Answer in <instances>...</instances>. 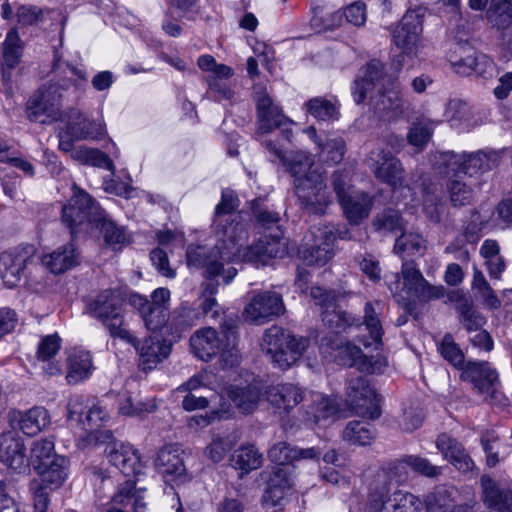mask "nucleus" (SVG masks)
<instances>
[{"mask_svg":"<svg viewBox=\"0 0 512 512\" xmlns=\"http://www.w3.org/2000/svg\"><path fill=\"white\" fill-rule=\"evenodd\" d=\"M373 427L365 422L350 421L343 430V440L352 445H370L375 439Z\"/></svg>","mask_w":512,"mask_h":512,"instance_id":"obj_48","label":"nucleus"},{"mask_svg":"<svg viewBox=\"0 0 512 512\" xmlns=\"http://www.w3.org/2000/svg\"><path fill=\"white\" fill-rule=\"evenodd\" d=\"M461 378L473 384L474 389L490 404H500L503 395L498 390V374L487 362H468Z\"/></svg>","mask_w":512,"mask_h":512,"instance_id":"obj_22","label":"nucleus"},{"mask_svg":"<svg viewBox=\"0 0 512 512\" xmlns=\"http://www.w3.org/2000/svg\"><path fill=\"white\" fill-rule=\"evenodd\" d=\"M144 490H136L132 481L122 484L112 498L113 505L127 507L131 505L135 512L145 507Z\"/></svg>","mask_w":512,"mask_h":512,"instance_id":"obj_52","label":"nucleus"},{"mask_svg":"<svg viewBox=\"0 0 512 512\" xmlns=\"http://www.w3.org/2000/svg\"><path fill=\"white\" fill-rule=\"evenodd\" d=\"M93 371L92 357L88 351L72 349L67 357V375L69 384H78L88 379Z\"/></svg>","mask_w":512,"mask_h":512,"instance_id":"obj_37","label":"nucleus"},{"mask_svg":"<svg viewBox=\"0 0 512 512\" xmlns=\"http://www.w3.org/2000/svg\"><path fill=\"white\" fill-rule=\"evenodd\" d=\"M227 396L243 414L252 413L262 397V387L259 382H253L247 387L229 385L219 393V402H226Z\"/></svg>","mask_w":512,"mask_h":512,"instance_id":"obj_31","label":"nucleus"},{"mask_svg":"<svg viewBox=\"0 0 512 512\" xmlns=\"http://www.w3.org/2000/svg\"><path fill=\"white\" fill-rule=\"evenodd\" d=\"M267 150L287 167L294 178L295 194L301 207L308 213L322 215L332 202L324 171L315 164L314 157L304 151L287 156L282 150V142L263 140Z\"/></svg>","mask_w":512,"mask_h":512,"instance_id":"obj_4","label":"nucleus"},{"mask_svg":"<svg viewBox=\"0 0 512 512\" xmlns=\"http://www.w3.org/2000/svg\"><path fill=\"white\" fill-rule=\"evenodd\" d=\"M321 353L339 365L354 367L368 374L380 373L387 365L381 357H368L361 349L351 342H344L336 335L330 336L326 343L321 344Z\"/></svg>","mask_w":512,"mask_h":512,"instance_id":"obj_13","label":"nucleus"},{"mask_svg":"<svg viewBox=\"0 0 512 512\" xmlns=\"http://www.w3.org/2000/svg\"><path fill=\"white\" fill-rule=\"evenodd\" d=\"M237 202V198L231 191L222 192L221 202L215 209L213 233L216 245L208 248L211 252L224 250L235 239L243 241L249 237L248 222L240 213H233Z\"/></svg>","mask_w":512,"mask_h":512,"instance_id":"obj_9","label":"nucleus"},{"mask_svg":"<svg viewBox=\"0 0 512 512\" xmlns=\"http://www.w3.org/2000/svg\"><path fill=\"white\" fill-rule=\"evenodd\" d=\"M448 61L454 72L462 76L473 73L475 64L474 52L468 44L456 43L447 54Z\"/></svg>","mask_w":512,"mask_h":512,"instance_id":"obj_45","label":"nucleus"},{"mask_svg":"<svg viewBox=\"0 0 512 512\" xmlns=\"http://www.w3.org/2000/svg\"><path fill=\"white\" fill-rule=\"evenodd\" d=\"M438 350L442 357L453 366L459 367L464 364V354L451 335L447 334L444 336Z\"/></svg>","mask_w":512,"mask_h":512,"instance_id":"obj_62","label":"nucleus"},{"mask_svg":"<svg viewBox=\"0 0 512 512\" xmlns=\"http://www.w3.org/2000/svg\"><path fill=\"white\" fill-rule=\"evenodd\" d=\"M468 107L459 99H451L446 103L443 117L453 127H460L466 121Z\"/></svg>","mask_w":512,"mask_h":512,"instance_id":"obj_60","label":"nucleus"},{"mask_svg":"<svg viewBox=\"0 0 512 512\" xmlns=\"http://www.w3.org/2000/svg\"><path fill=\"white\" fill-rule=\"evenodd\" d=\"M67 418L97 443L104 444L113 438L110 430H101L110 421L109 413L87 396L73 395L69 398Z\"/></svg>","mask_w":512,"mask_h":512,"instance_id":"obj_10","label":"nucleus"},{"mask_svg":"<svg viewBox=\"0 0 512 512\" xmlns=\"http://www.w3.org/2000/svg\"><path fill=\"white\" fill-rule=\"evenodd\" d=\"M105 452L109 462L118 468L125 476L137 474L141 469L140 455L132 445L108 440Z\"/></svg>","mask_w":512,"mask_h":512,"instance_id":"obj_30","label":"nucleus"},{"mask_svg":"<svg viewBox=\"0 0 512 512\" xmlns=\"http://www.w3.org/2000/svg\"><path fill=\"white\" fill-rule=\"evenodd\" d=\"M438 122L426 117L418 118L410 127L407 140L410 145L422 150L430 141Z\"/></svg>","mask_w":512,"mask_h":512,"instance_id":"obj_49","label":"nucleus"},{"mask_svg":"<svg viewBox=\"0 0 512 512\" xmlns=\"http://www.w3.org/2000/svg\"><path fill=\"white\" fill-rule=\"evenodd\" d=\"M219 408L212 410L205 415H195L189 418L188 426L190 428H204L214 422L216 419H226L231 415V405L228 402H219Z\"/></svg>","mask_w":512,"mask_h":512,"instance_id":"obj_56","label":"nucleus"},{"mask_svg":"<svg viewBox=\"0 0 512 512\" xmlns=\"http://www.w3.org/2000/svg\"><path fill=\"white\" fill-rule=\"evenodd\" d=\"M500 158V152L496 151L475 153L446 151L441 153V159L450 171L469 177L494 169L499 165Z\"/></svg>","mask_w":512,"mask_h":512,"instance_id":"obj_18","label":"nucleus"},{"mask_svg":"<svg viewBox=\"0 0 512 512\" xmlns=\"http://www.w3.org/2000/svg\"><path fill=\"white\" fill-rule=\"evenodd\" d=\"M346 403L356 415L364 418L377 419L381 414L378 395L362 376L349 380Z\"/></svg>","mask_w":512,"mask_h":512,"instance_id":"obj_21","label":"nucleus"},{"mask_svg":"<svg viewBox=\"0 0 512 512\" xmlns=\"http://www.w3.org/2000/svg\"><path fill=\"white\" fill-rule=\"evenodd\" d=\"M284 311L282 296L276 292L265 291L251 299L244 309L243 317L249 323L262 325L280 316Z\"/></svg>","mask_w":512,"mask_h":512,"instance_id":"obj_24","label":"nucleus"},{"mask_svg":"<svg viewBox=\"0 0 512 512\" xmlns=\"http://www.w3.org/2000/svg\"><path fill=\"white\" fill-rule=\"evenodd\" d=\"M199 69L207 75L205 81L208 85L206 96L215 102H229L230 104L238 101L236 84L231 81L234 70L225 64L217 63L215 58L209 54L201 55L197 60Z\"/></svg>","mask_w":512,"mask_h":512,"instance_id":"obj_14","label":"nucleus"},{"mask_svg":"<svg viewBox=\"0 0 512 512\" xmlns=\"http://www.w3.org/2000/svg\"><path fill=\"white\" fill-rule=\"evenodd\" d=\"M41 262L51 273L61 274L80 263V253L73 243H68L43 256Z\"/></svg>","mask_w":512,"mask_h":512,"instance_id":"obj_35","label":"nucleus"},{"mask_svg":"<svg viewBox=\"0 0 512 512\" xmlns=\"http://www.w3.org/2000/svg\"><path fill=\"white\" fill-rule=\"evenodd\" d=\"M141 317L146 328L152 331V334H158L157 332L168 322L167 307L150 306Z\"/></svg>","mask_w":512,"mask_h":512,"instance_id":"obj_59","label":"nucleus"},{"mask_svg":"<svg viewBox=\"0 0 512 512\" xmlns=\"http://www.w3.org/2000/svg\"><path fill=\"white\" fill-rule=\"evenodd\" d=\"M293 481L286 468L276 467L267 481V488L263 494V506L267 512L281 510L286 497L292 490Z\"/></svg>","mask_w":512,"mask_h":512,"instance_id":"obj_26","label":"nucleus"},{"mask_svg":"<svg viewBox=\"0 0 512 512\" xmlns=\"http://www.w3.org/2000/svg\"><path fill=\"white\" fill-rule=\"evenodd\" d=\"M263 461L262 454L252 444L240 446L233 454V462L237 469L249 473L258 469Z\"/></svg>","mask_w":512,"mask_h":512,"instance_id":"obj_50","label":"nucleus"},{"mask_svg":"<svg viewBox=\"0 0 512 512\" xmlns=\"http://www.w3.org/2000/svg\"><path fill=\"white\" fill-rule=\"evenodd\" d=\"M35 470L40 476V481H34L32 484L55 490L62 486L68 476V460L65 457H54L52 461L39 465Z\"/></svg>","mask_w":512,"mask_h":512,"instance_id":"obj_36","label":"nucleus"},{"mask_svg":"<svg viewBox=\"0 0 512 512\" xmlns=\"http://www.w3.org/2000/svg\"><path fill=\"white\" fill-rule=\"evenodd\" d=\"M383 304L380 301L367 302L364 306L363 324L369 333L370 341L364 342L365 347L378 348L382 343L384 334L381 312Z\"/></svg>","mask_w":512,"mask_h":512,"instance_id":"obj_40","label":"nucleus"},{"mask_svg":"<svg viewBox=\"0 0 512 512\" xmlns=\"http://www.w3.org/2000/svg\"><path fill=\"white\" fill-rule=\"evenodd\" d=\"M403 140L395 135H390L387 140H378L369 149L366 163L374 176L388 184L392 188V198L395 202L404 201L405 207L410 209L416 206L414 193L411 187L403 185L404 168L401 161L393 156L388 149L401 148Z\"/></svg>","mask_w":512,"mask_h":512,"instance_id":"obj_6","label":"nucleus"},{"mask_svg":"<svg viewBox=\"0 0 512 512\" xmlns=\"http://www.w3.org/2000/svg\"><path fill=\"white\" fill-rule=\"evenodd\" d=\"M425 249L424 239L418 233H402L400 237L396 239L394 245V251L396 254L402 256L422 254Z\"/></svg>","mask_w":512,"mask_h":512,"instance_id":"obj_54","label":"nucleus"},{"mask_svg":"<svg viewBox=\"0 0 512 512\" xmlns=\"http://www.w3.org/2000/svg\"><path fill=\"white\" fill-rule=\"evenodd\" d=\"M401 275L402 279L399 273L385 277L391 293L399 300L415 302L439 297L437 289L425 280L414 262H403Z\"/></svg>","mask_w":512,"mask_h":512,"instance_id":"obj_12","label":"nucleus"},{"mask_svg":"<svg viewBox=\"0 0 512 512\" xmlns=\"http://www.w3.org/2000/svg\"><path fill=\"white\" fill-rule=\"evenodd\" d=\"M337 413L338 406L333 399L316 393L313 395V405L307 412V420L319 424L321 421L333 418Z\"/></svg>","mask_w":512,"mask_h":512,"instance_id":"obj_51","label":"nucleus"},{"mask_svg":"<svg viewBox=\"0 0 512 512\" xmlns=\"http://www.w3.org/2000/svg\"><path fill=\"white\" fill-rule=\"evenodd\" d=\"M247 240L235 239L224 250L211 252L208 247L190 245L186 251V261L192 270H204L209 278L222 275L225 282L230 283L237 270L229 266L235 262H249L266 265L272 258H283L288 251V239L283 236L279 227L273 233L264 235L253 245H246Z\"/></svg>","mask_w":512,"mask_h":512,"instance_id":"obj_2","label":"nucleus"},{"mask_svg":"<svg viewBox=\"0 0 512 512\" xmlns=\"http://www.w3.org/2000/svg\"><path fill=\"white\" fill-rule=\"evenodd\" d=\"M450 199L454 206L470 204L473 199V191L467 183L453 180L449 186Z\"/></svg>","mask_w":512,"mask_h":512,"instance_id":"obj_64","label":"nucleus"},{"mask_svg":"<svg viewBox=\"0 0 512 512\" xmlns=\"http://www.w3.org/2000/svg\"><path fill=\"white\" fill-rule=\"evenodd\" d=\"M486 18L492 27L504 34L512 33V0H491Z\"/></svg>","mask_w":512,"mask_h":512,"instance_id":"obj_41","label":"nucleus"},{"mask_svg":"<svg viewBox=\"0 0 512 512\" xmlns=\"http://www.w3.org/2000/svg\"><path fill=\"white\" fill-rule=\"evenodd\" d=\"M265 394L268 402L272 406L286 413L303 400L302 390L291 383L269 386Z\"/></svg>","mask_w":512,"mask_h":512,"instance_id":"obj_33","label":"nucleus"},{"mask_svg":"<svg viewBox=\"0 0 512 512\" xmlns=\"http://www.w3.org/2000/svg\"><path fill=\"white\" fill-rule=\"evenodd\" d=\"M436 447L459 472L466 474L473 470L474 462L464 447L456 439L441 434L436 440Z\"/></svg>","mask_w":512,"mask_h":512,"instance_id":"obj_32","label":"nucleus"},{"mask_svg":"<svg viewBox=\"0 0 512 512\" xmlns=\"http://www.w3.org/2000/svg\"><path fill=\"white\" fill-rule=\"evenodd\" d=\"M24 43L16 28L10 29L2 44V78L8 84L11 81V70L20 62Z\"/></svg>","mask_w":512,"mask_h":512,"instance_id":"obj_34","label":"nucleus"},{"mask_svg":"<svg viewBox=\"0 0 512 512\" xmlns=\"http://www.w3.org/2000/svg\"><path fill=\"white\" fill-rule=\"evenodd\" d=\"M237 320L227 317L221 324L225 346L222 351V363L224 369L234 368L240 364L241 356L236 344Z\"/></svg>","mask_w":512,"mask_h":512,"instance_id":"obj_42","label":"nucleus"},{"mask_svg":"<svg viewBox=\"0 0 512 512\" xmlns=\"http://www.w3.org/2000/svg\"><path fill=\"white\" fill-rule=\"evenodd\" d=\"M307 239L306 247L301 251L307 265H325L334 255L333 244L336 239L333 228L328 225L313 227Z\"/></svg>","mask_w":512,"mask_h":512,"instance_id":"obj_23","label":"nucleus"},{"mask_svg":"<svg viewBox=\"0 0 512 512\" xmlns=\"http://www.w3.org/2000/svg\"><path fill=\"white\" fill-rule=\"evenodd\" d=\"M52 72L53 79L28 100V119L41 124L65 121L66 134L75 141L101 137L105 132L101 122L87 119L77 109H70L65 114L61 111L64 92L70 88L81 90L87 82L85 69L71 65L55 55Z\"/></svg>","mask_w":512,"mask_h":512,"instance_id":"obj_1","label":"nucleus"},{"mask_svg":"<svg viewBox=\"0 0 512 512\" xmlns=\"http://www.w3.org/2000/svg\"><path fill=\"white\" fill-rule=\"evenodd\" d=\"M407 468L427 477H435L441 472L440 467L419 456L410 455L387 463L375 475L374 493L365 512H420L421 502L413 494L401 490H395L390 494V486L393 483L406 480Z\"/></svg>","mask_w":512,"mask_h":512,"instance_id":"obj_3","label":"nucleus"},{"mask_svg":"<svg viewBox=\"0 0 512 512\" xmlns=\"http://www.w3.org/2000/svg\"><path fill=\"white\" fill-rule=\"evenodd\" d=\"M200 318V310L188 304H182L172 312L171 325L175 329L173 339L177 340L181 337V333L196 325Z\"/></svg>","mask_w":512,"mask_h":512,"instance_id":"obj_47","label":"nucleus"},{"mask_svg":"<svg viewBox=\"0 0 512 512\" xmlns=\"http://www.w3.org/2000/svg\"><path fill=\"white\" fill-rule=\"evenodd\" d=\"M373 225L378 231H388L396 233L403 231L405 223L399 212L393 209H387L374 219Z\"/></svg>","mask_w":512,"mask_h":512,"instance_id":"obj_57","label":"nucleus"},{"mask_svg":"<svg viewBox=\"0 0 512 512\" xmlns=\"http://www.w3.org/2000/svg\"><path fill=\"white\" fill-rule=\"evenodd\" d=\"M54 457H61L55 454L54 442L50 439H39L33 443L31 448V463L34 469L38 468L39 465H44Z\"/></svg>","mask_w":512,"mask_h":512,"instance_id":"obj_55","label":"nucleus"},{"mask_svg":"<svg viewBox=\"0 0 512 512\" xmlns=\"http://www.w3.org/2000/svg\"><path fill=\"white\" fill-rule=\"evenodd\" d=\"M446 488L439 489L433 496L434 502L428 503L427 512H468L465 506H456Z\"/></svg>","mask_w":512,"mask_h":512,"instance_id":"obj_58","label":"nucleus"},{"mask_svg":"<svg viewBox=\"0 0 512 512\" xmlns=\"http://www.w3.org/2000/svg\"><path fill=\"white\" fill-rule=\"evenodd\" d=\"M321 157L334 164L339 163L345 154V142L341 137L327 139L325 143H319Z\"/></svg>","mask_w":512,"mask_h":512,"instance_id":"obj_61","label":"nucleus"},{"mask_svg":"<svg viewBox=\"0 0 512 512\" xmlns=\"http://www.w3.org/2000/svg\"><path fill=\"white\" fill-rule=\"evenodd\" d=\"M61 347V339L57 334L43 337L38 345L37 359L42 370L48 375L61 373V365L54 358Z\"/></svg>","mask_w":512,"mask_h":512,"instance_id":"obj_38","label":"nucleus"},{"mask_svg":"<svg viewBox=\"0 0 512 512\" xmlns=\"http://www.w3.org/2000/svg\"><path fill=\"white\" fill-rule=\"evenodd\" d=\"M485 504L498 512H512V490L500 489L488 475L481 477Z\"/></svg>","mask_w":512,"mask_h":512,"instance_id":"obj_39","label":"nucleus"},{"mask_svg":"<svg viewBox=\"0 0 512 512\" xmlns=\"http://www.w3.org/2000/svg\"><path fill=\"white\" fill-rule=\"evenodd\" d=\"M0 460L16 473L29 471L30 460L24 440L12 432L3 434L0 437Z\"/></svg>","mask_w":512,"mask_h":512,"instance_id":"obj_27","label":"nucleus"},{"mask_svg":"<svg viewBox=\"0 0 512 512\" xmlns=\"http://www.w3.org/2000/svg\"><path fill=\"white\" fill-rule=\"evenodd\" d=\"M235 443L229 437H215L205 450L206 456L214 463L221 462Z\"/></svg>","mask_w":512,"mask_h":512,"instance_id":"obj_63","label":"nucleus"},{"mask_svg":"<svg viewBox=\"0 0 512 512\" xmlns=\"http://www.w3.org/2000/svg\"><path fill=\"white\" fill-rule=\"evenodd\" d=\"M310 295L315 303L321 306L322 320L328 327L340 331L354 323L353 317L336 305L334 292L316 286L311 288Z\"/></svg>","mask_w":512,"mask_h":512,"instance_id":"obj_25","label":"nucleus"},{"mask_svg":"<svg viewBox=\"0 0 512 512\" xmlns=\"http://www.w3.org/2000/svg\"><path fill=\"white\" fill-rule=\"evenodd\" d=\"M103 217V209L83 190L74 186L73 196L62 208L63 222L74 236L78 227L85 223H96Z\"/></svg>","mask_w":512,"mask_h":512,"instance_id":"obj_19","label":"nucleus"},{"mask_svg":"<svg viewBox=\"0 0 512 512\" xmlns=\"http://www.w3.org/2000/svg\"><path fill=\"white\" fill-rule=\"evenodd\" d=\"M86 312L99 320L112 337L135 343V337L124 327V301L116 291L104 290L99 293L88 302Z\"/></svg>","mask_w":512,"mask_h":512,"instance_id":"obj_11","label":"nucleus"},{"mask_svg":"<svg viewBox=\"0 0 512 512\" xmlns=\"http://www.w3.org/2000/svg\"><path fill=\"white\" fill-rule=\"evenodd\" d=\"M333 187L340 206L350 224L358 225L368 218L373 207V198L366 192L355 190L348 175L343 172L333 174Z\"/></svg>","mask_w":512,"mask_h":512,"instance_id":"obj_15","label":"nucleus"},{"mask_svg":"<svg viewBox=\"0 0 512 512\" xmlns=\"http://www.w3.org/2000/svg\"><path fill=\"white\" fill-rule=\"evenodd\" d=\"M183 451L176 445H168L159 450L156 460V471L166 483L165 495L175 496L177 501L176 512H182L183 508L178 494L175 493L174 485H181L190 480V474L184 465Z\"/></svg>","mask_w":512,"mask_h":512,"instance_id":"obj_16","label":"nucleus"},{"mask_svg":"<svg viewBox=\"0 0 512 512\" xmlns=\"http://www.w3.org/2000/svg\"><path fill=\"white\" fill-rule=\"evenodd\" d=\"M132 345L139 354V366L141 369L143 371H150L168 357L172 342L167 341L160 334H152L140 344L135 338V343Z\"/></svg>","mask_w":512,"mask_h":512,"instance_id":"obj_28","label":"nucleus"},{"mask_svg":"<svg viewBox=\"0 0 512 512\" xmlns=\"http://www.w3.org/2000/svg\"><path fill=\"white\" fill-rule=\"evenodd\" d=\"M190 349L195 357L208 362L218 354L220 355V363H222V351L225 341L220 337L219 333L212 327H204L196 330L190 337Z\"/></svg>","mask_w":512,"mask_h":512,"instance_id":"obj_29","label":"nucleus"},{"mask_svg":"<svg viewBox=\"0 0 512 512\" xmlns=\"http://www.w3.org/2000/svg\"><path fill=\"white\" fill-rule=\"evenodd\" d=\"M425 8L409 9L393 31V43L407 56H417L421 48L422 22Z\"/></svg>","mask_w":512,"mask_h":512,"instance_id":"obj_20","label":"nucleus"},{"mask_svg":"<svg viewBox=\"0 0 512 512\" xmlns=\"http://www.w3.org/2000/svg\"><path fill=\"white\" fill-rule=\"evenodd\" d=\"M312 13L310 25L316 32L332 30L340 26L343 19L341 12L334 11L326 4H313Z\"/></svg>","mask_w":512,"mask_h":512,"instance_id":"obj_46","label":"nucleus"},{"mask_svg":"<svg viewBox=\"0 0 512 512\" xmlns=\"http://www.w3.org/2000/svg\"><path fill=\"white\" fill-rule=\"evenodd\" d=\"M41 271L42 266L38 264L33 245L18 246L4 252L0 257V274L7 288L16 287L25 273L27 288L38 293L43 288L38 279Z\"/></svg>","mask_w":512,"mask_h":512,"instance_id":"obj_7","label":"nucleus"},{"mask_svg":"<svg viewBox=\"0 0 512 512\" xmlns=\"http://www.w3.org/2000/svg\"><path fill=\"white\" fill-rule=\"evenodd\" d=\"M307 112L320 121L338 119V108L331 100L316 97L306 103Z\"/></svg>","mask_w":512,"mask_h":512,"instance_id":"obj_53","label":"nucleus"},{"mask_svg":"<svg viewBox=\"0 0 512 512\" xmlns=\"http://www.w3.org/2000/svg\"><path fill=\"white\" fill-rule=\"evenodd\" d=\"M100 226L104 242L113 251H120L131 242V235L123 226H118L103 210V217L96 222Z\"/></svg>","mask_w":512,"mask_h":512,"instance_id":"obj_43","label":"nucleus"},{"mask_svg":"<svg viewBox=\"0 0 512 512\" xmlns=\"http://www.w3.org/2000/svg\"><path fill=\"white\" fill-rule=\"evenodd\" d=\"M260 346L271 364L275 368L285 371L302 357L310 346V340L273 325L265 330Z\"/></svg>","mask_w":512,"mask_h":512,"instance_id":"obj_8","label":"nucleus"},{"mask_svg":"<svg viewBox=\"0 0 512 512\" xmlns=\"http://www.w3.org/2000/svg\"><path fill=\"white\" fill-rule=\"evenodd\" d=\"M352 96L357 104L369 98L375 111L388 120L401 115L405 101L396 80L386 78L384 64L371 60L363 67L352 85Z\"/></svg>","mask_w":512,"mask_h":512,"instance_id":"obj_5","label":"nucleus"},{"mask_svg":"<svg viewBox=\"0 0 512 512\" xmlns=\"http://www.w3.org/2000/svg\"><path fill=\"white\" fill-rule=\"evenodd\" d=\"M254 94L258 117L257 136L261 137L279 128L281 130V141L290 142L292 136V131L289 128L290 122L282 114L280 108L274 104L266 91V87L255 84Z\"/></svg>","mask_w":512,"mask_h":512,"instance_id":"obj_17","label":"nucleus"},{"mask_svg":"<svg viewBox=\"0 0 512 512\" xmlns=\"http://www.w3.org/2000/svg\"><path fill=\"white\" fill-rule=\"evenodd\" d=\"M18 424L24 434L34 436L48 427L50 415L43 407H33L19 414Z\"/></svg>","mask_w":512,"mask_h":512,"instance_id":"obj_44","label":"nucleus"}]
</instances>
